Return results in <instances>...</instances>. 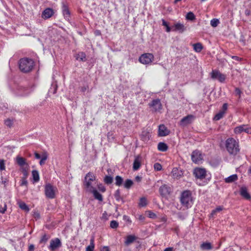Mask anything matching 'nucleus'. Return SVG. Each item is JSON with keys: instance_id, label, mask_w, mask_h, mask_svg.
Returning <instances> with one entry per match:
<instances>
[{"instance_id": "obj_1", "label": "nucleus", "mask_w": 251, "mask_h": 251, "mask_svg": "<svg viewBox=\"0 0 251 251\" xmlns=\"http://www.w3.org/2000/svg\"><path fill=\"white\" fill-rule=\"evenodd\" d=\"M194 199L192 196V193L190 190L183 191L180 196V201L181 205L186 208H189L192 206Z\"/></svg>"}, {"instance_id": "obj_2", "label": "nucleus", "mask_w": 251, "mask_h": 251, "mask_svg": "<svg viewBox=\"0 0 251 251\" xmlns=\"http://www.w3.org/2000/svg\"><path fill=\"white\" fill-rule=\"evenodd\" d=\"M226 147L230 154L236 155L240 151L238 140L233 138H229L226 141Z\"/></svg>"}, {"instance_id": "obj_3", "label": "nucleus", "mask_w": 251, "mask_h": 251, "mask_svg": "<svg viewBox=\"0 0 251 251\" xmlns=\"http://www.w3.org/2000/svg\"><path fill=\"white\" fill-rule=\"evenodd\" d=\"M34 65L33 60L28 58H22L19 61V69L23 73H28L31 71Z\"/></svg>"}, {"instance_id": "obj_4", "label": "nucleus", "mask_w": 251, "mask_h": 251, "mask_svg": "<svg viewBox=\"0 0 251 251\" xmlns=\"http://www.w3.org/2000/svg\"><path fill=\"white\" fill-rule=\"evenodd\" d=\"M16 162L20 166L24 176L27 177L28 176L29 165L26 162V159L23 157L17 156L16 158Z\"/></svg>"}, {"instance_id": "obj_5", "label": "nucleus", "mask_w": 251, "mask_h": 251, "mask_svg": "<svg viewBox=\"0 0 251 251\" xmlns=\"http://www.w3.org/2000/svg\"><path fill=\"white\" fill-rule=\"evenodd\" d=\"M95 179L96 176L93 173L89 172L86 175L83 181V185L87 191L92 190L94 188L92 186V184Z\"/></svg>"}, {"instance_id": "obj_6", "label": "nucleus", "mask_w": 251, "mask_h": 251, "mask_svg": "<svg viewBox=\"0 0 251 251\" xmlns=\"http://www.w3.org/2000/svg\"><path fill=\"white\" fill-rule=\"evenodd\" d=\"M159 192L163 198L168 199L173 192V187L171 184H164L160 187Z\"/></svg>"}, {"instance_id": "obj_7", "label": "nucleus", "mask_w": 251, "mask_h": 251, "mask_svg": "<svg viewBox=\"0 0 251 251\" xmlns=\"http://www.w3.org/2000/svg\"><path fill=\"white\" fill-rule=\"evenodd\" d=\"M211 78L214 80H218L221 83H224L226 78V75L221 73L218 70H213L210 74Z\"/></svg>"}, {"instance_id": "obj_8", "label": "nucleus", "mask_w": 251, "mask_h": 251, "mask_svg": "<svg viewBox=\"0 0 251 251\" xmlns=\"http://www.w3.org/2000/svg\"><path fill=\"white\" fill-rule=\"evenodd\" d=\"M233 132L236 135L245 132L248 134H251V127L248 125H241L234 128Z\"/></svg>"}, {"instance_id": "obj_9", "label": "nucleus", "mask_w": 251, "mask_h": 251, "mask_svg": "<svg viewBox=\"0 0 251 251\" xmlns=\"http://www.w3.org/2000/svg\"><path fill=\"white\" fill-rule=\"evenodd\" d=\"M153 59L154 56L152 54L147 53L142 54L139 58V61L142 64L148 65L151 64Z\"/></svg>"}, {"instance_id": "obj_10", "label": "nucleus", "mask_w": 251, "mask_h": 251, "mask_svg": "<svg viewBox=\"0 0 251 251\" xmlns=\"http://www.w3.org/2000/svg\"><path fill=\"white\" fill-rule=\"evenodd\" d=\"M150 108H151V111L153 112L159 111L162 109V104L159 99L153 100L148 104Z\"/></svg>"}, {"instance_id": "obj_11", "label": "nucleus", "mask_w": 251, "mask_h": 251, "mask_svg": "<svg viewBox=\"0 0 251 251\" xmlns=\"http://www.w3.org/2000/svg\"><path fill=\"white\" fill-rule=\"evenodd\" d=\"M55 188L51 184H46L45 187V194L47 198L50 199H54L55 196Z\"/></svg>"}, {"instance_id": "obj_12", "label": "nucleus", "mask_w": 251, "mask_h": 251, "mask_svg": "<svg viewBox=\"0 0 251 251\" xmlns=\"http://www.w3.org/2000/svg\"><path fill=\"white\" fill-rule=\"evenodd\" d=\"M193 174L198 179L202 180L206 176V171L204 168H196L194 170Z\"/></svg>"}, {"instance_id": "obj_13", "label": "nucleus", "mask_w": 251, "mask_h": 251, "mask_svg": "<svg viewBox=\"0 0 251 251\" xmlns=\"http://www.w3.org/2000/svg\"><path fill=\"white\" fill-rule=\"evenodd\" d=\"M191 159L194 163L199 164L203 159L202 154L200 151L195 150L191 154Z\"/></svg>"}, {"instance_id": "obj_14", "label": "nucleus", "mask_w": 251, "mask_h": 251, "mask_svg": "<svg viewBox=\"0 0 251 251\" xmlns=\"http://www.w3.org/2000/svg\"><path fill=\"white\" fill-rule=\"evenodd\" d=\"M62 245L60 240L56 238L51 239L50 241V245L49 246V250L50 251H54L60 248Z\"/></svg>"}, {"instance_id": "obj_15", "label": "nucleus", "mask_w": 251, "mask_h": 251, "mask_svg": "<svg viewBox=\"0 0 251 251\" xmlns=\"http://www.w3.org/2000/svg\"><path fill=\"white\" fill-rule=\"evenodd\" d=\"M195 119L194 116L192 115H188L183 117L180 121V125L182 126H186L191 124Z\"/></svg>"}, {"instance_id": "obj_16", "label": "nucleus", "mask_w": 251, "mask_h": 251, "mask_svg": "<svg viewBox=\"0 0 251 251\" xmlns=\"http://www.w3.org/2000/svg\"><path fill=\"white\" fill-rule=\"evenodd\" d=\"M186 30V27L183 24L177 23L172 26V31L183 33Z\"/></svg>"}, {"instance_id": "obj_17", "label": "nucleus", "mask_w": 251, "mask_h": 251, "mask_svg": "<svg viewBox=\"0 0 251 251\" xmlns=\"http://www.w3.org/2000/svg\"><path fill=\"white\" fill-rule=\"evenodd\" d=\"M170 133V131L164 125H161L158 127V135L159 136H165Z\"/></svg>"}, {"instance_id": "obj_18", "label": "nucleus", "mask_w": 251, "mask_h": 251, "mask_svg": "<svg viewBox=\"0 0 251 251\" xmlns=\"http://www.w3.org/2000/svg\"><path fill=\"white\" fill-rule=\"evenodd\" d=\"M54 14V11L50 8L45 9L42 12V17L44 19H47L50 18Z\"/></svg>"}, {"instance_id": "obj_19", "label": "nucleus", "mask_w": 251, "mask_h": 251, "mask_svg": "<svg viewBox=\"0 0 251 251\" xmlns=\"http://www.w3.org/2000/svg\"><path fill=\"white\" fill-rule=\"evenodd\" d=\"M240 194L242 197L247 200L251 199V196L247 191V189L245 187H242L240 190Z\"/></svg>"}, {"instance_id": "obj_20", "label": "nucleus", "mask_w": 251, "mask_h": 251, "mask_svg": "<svg viewBox=\"0 0 251 251\" xmlns=\"http://www.w3.org/2000/svg\"><path fill=\"white\" fill-rule=\"evenodd\" d=\"M172 174L174 178L178 179L182 176L183 174L180 170H179L176 168H175L172 171Z\"/></svg>"}, {"instance_id": "obj_21", "label": "nucleus", "mask_w": 251, "mask_h": 251, "mask_svg": "<svg viewBox=\"0 0 251 251\" xmlns=\"http://www.w3.org/2000/svg\"><path fill=\"white\" fill-rule=\"evenodd\" d=\"M88 192L93 193V196L95 199L98 200L100 201H103L102 195L98 192L95 188H94L92 190H90Z\"/></svg>"}, {"instance_id": "obj_22", "label": "nucleus", "mask_w": 251, "mask_h": 251, "mask_svg": "<svg viewBox=\"0 0 251 251\" xmlns=\"http://www.w3.org/2000/svg\"><path fill=\"white\" fill-rule=\"evenodd\" d=\"M62 10L65 18L69 19L70 13L68 6L64 2L62 3Z\"/></svg>"}, {"instance_id": "obj_23", "label": "nucleus", "mask_w": 251, "mask_h": 251, "mask_svg": "<svg viewBox=\"0 0 251 251\" xmlns=\"http://www.w3.org/2000/svg\"><path fill=\"white\" fill-rule=\"evenodd\" d=\"M137 239V237L133 235H130L126 236V240L125 241V244L126 246H128L130 244L133 243L136 239Z\"/></svg>"}, {"instance_id": "obj_24", "label": "nucleus", "mask_w": 251, "mask_h": 251, "mask_svg": "<svg viewBox=\"0 0 251 251\" xmlns=\"http://www.w3.org/2000/svg\"><path fill=\"white\" fill-rule=\"evenodd\" d=\"M141 166V161L139 157H137L134 159L133 164V170L134 171L138 170Z\"/></svg>"}, {"instance_id": "obj_25", "label": "nucleus", "mask_w": 251, "mask_h": 251, "mask_svg": "<svg viewBox=\"0 0 251 251\" xmlns=\"http://www.w3.org/2000/svg\"><path fill=\"white\" fill-rule=\"evenodd\" d=\"M238 179V176L236 174H234L226 177L225 179V181L226 183H229L233 182Z\"/></svg>"}, {"instance_id": "obj_26", "label": "nucleus", "mask_w": 251, "mask_h": 251, "mask_svg": "<svg viewBox=\"0 0 251 251\" xmlns=\"http://www.w3.org/2000/svg\"><path fill=\"white\" fill-rule=\"evenodd\" d=\"M157 149L159 151L164 152L168 150V147L166 143L159 142L157 146Z\"/></svg>"}, {"instance_id": "obj_27", "label": "nucleus", "mask_w": 251, "mask_h": 251, "mask_svg": "<svg viewBox=\"0 0 251 251\" xmlns=\"http://www.w3.org/2000/svg\"><path fill=\"white\" fill-rule=\"evenodd\" d=\"M77 60L85 62L86 61V55L84 52H78L76 56Z\"/></svg>"}, {"instance_id": "obj_28", "label": "nucleus", "mask_w": 251, "mask_h": 251, "mask_svg": "<svg viewBox=\"0 0 251 251\" xmlns=\"http://www.w3.org/2000/svg\"><path fill=\"white\" fill-rule=\"evenodd\" d=\"M201 248L202 250H210L213 248V247L209 242H203L201 245Z\"/></svg>"}, {"instance_id": "obj_29", "label": "nucleus", "mask_w": 251, "mask_h": 251, "mask_svg": "<svg viewBox=\"0 0 251 251\" xmlns=\"http://www.w3.org/2000/svg\"><path fill=\"white\" fill-rule=\"evenodd\" d=\"M194 50L197 52H200L203 49V46L200 43H197L193 45Z\"/></svg>"}, {"instance_id": "obj_30", "label": "nucleus", "mask_w": 251, "mask_h": 251, "mask_svg": "<svg viewBox=\"0 0 251 251\" xmlns=\"http://www.w3.org/2000/svg\"><path fill=\"white\" fill-rule=\"evenodd\" d=\"M18 205L19 207L25 211V212H28L29 211V208L28 206L26 204V203L23 201H20L18 202Z\"/></svg>"}, {"instance_id": "obj_31", "label": "nucleus", "mask_w": 251, "mask_h": 251, "mask_svg": "<svg viewBox=\"0 0 251 251\" xmlns=\"http://www.w3.org/2000/svg\"><path fill=\"white\" fill-rule=\"evenodd\" d=\"M114 197L117 201H122V203L124 202L123 199L121 196L120 191L119 189H118L115 191L114 194Z\"/></svg>"}, {"instance_id": "obj_32", "label": "nucleus", "mask_w": 251, "mask_h": 251, "mask_svg": "<svg viewBox=\"0 0 251 251\" xmlns=\"http://www.w3.org/2000/svg\"><path fill=\"white\" fill-rule=\"evenodd\" d=\"M141 139L144 142H147L149 140V132L143 131L140 135Z\"/></svg>"}, {"instance_id": "obj_33", "label": "nucleus", "mask_w": 251, "mask_h": 251, "mask_svg": "<svg viewBox=\"0 0 251 251\" xmlns=\"http://www.w3.org/2000/svg\"><path fill=\"white\" fill-rule=\"evenodd\" d=\"M225 114L224 111H220L218 113L215 115L213 119L215 121L220 120L224 117Z\"/></svg>"}, {"instance_id": "obj_34", "label": "nucleus", "mask_w": 251, "mask_h": 251, "mask_svg": "<svg viewBox=\"0 0 251 251\" xmlns=\"http://www.w3.org/2000/svg\"><path fill=\"white\" fill-rule=\"evenodd\" d=\"M123 183V178L119 176H117L115 177V185L118 186H120L122 185Z\"/></svg>"}, {"instance_id": "obj_35", "label": "nucleus", "mask_w": 251, "mask_h": 251, "mask_svg": "<svg viewBox=\"0 0 251 251\" xmlns=\"http://www.w3.org/2000/svg\"><path fill=\"white\" fill-rule=\"evenodd\" d=\"M32 176L34 181L38 182L39 180V175L37 170H33L32 171Z\"/></svg>"}, {"instance_id": "obj_36", "label": "nucleus", "mask_w": 251, "mask_h": 251, "mask_svg": "<svg viewBox=\"0 0 251 251\" xmlns=\"http://www.w3.org/2000/svg\"><path fill=\"white\" fill-rule=\"evenodd\" d=\"M133 184V182L132 180H131V179H127L125 181L124 184V186L125 188L129 189L132 186Z\"/></svg>"}, {"instance_id": "obj_37", "label": "nucleus", "mask_w": 251, "mask_h": 251, "mask_svg": "<svg viewBox=\"0 0 251 251\" xmlns=\"http://www.w3.org/2000/svg\"><path fill=\"white\" fill-rule=\"evenodd\" d=\"M94 247H95L94 240V239L92 238L90 240V244L86 248V251H93Z\"/></svg>"}, {"instance_id": "obj_38", "label": "nucleus", "mask_w": 251, "mask_h": 251, "mask_svg": "<svg viewBox=\"0 0 251 251\" xmlns=\"http://www.w3.org/2000/svg\"><path fill=\"white\" fill-rule=\"evenodd\" d=\"M147 204V199L145 197L141 198L138 205L140 207H144Z\"/></svg>"}, {"instance_id": "obj_39", "label": "nucleus", "mask_w": 251, "mask_h": 251, "mask_svg": "<svg viewBox=\"0 0 251 251\" xmlns=\"http://www.w3.org/2000/svg\"><path fill=\"white\" fill-rule=\"evenodd\" d=\"M113 177L110 176H106L104 178V182L107 184H110L113 182Z\"/></svg>"}, {"instance_id": "obj_40", "label": "nucleus", "mask_w": 251, "mask_h": 251, "mask_svg": "<svg viewBox=\"0 0 251 251\" xmlns=\"http://www.w3.org/2000/svg\"><path fill=\"white\" fill-rule=\"evenodd\" d=\"M162 25L166 27V31L170 32L172 30V26L170 27L167 22L164 19H162Z\"/></svg>"}, {"instance_id": "obj_41", "label": "nucleus", "mask_w": 251, "mask_h": 251, "mask_svg": "<svg viewBox=\"0 0 251 251\" xmlns=\"http://www.w3.org/2000/svg\"><path fill=\"white\" fill-rule=\"evenodd\" d=\"M186 18L187 20L193 21L195 19L196 17L193 12H189L187 14Z\"/></svg>"}, {"instance_id": "obj_42", "label": "nucleus", "mask_w": 251, "mask_h": 251, "mask_svg": "<svg viewBox=\"0 0 251 251\" xmlns=\"http://www.w3.org/2000/svg\"><path fill=\"white\" fill-rule=\"evenodd\" d=\"M223 209V207L221 206L217 207L215 209L213 210L210 214L211 216H213L217 212H220Z\"/></svg>"}, {"instance_id": "obj_43", "label": "nucleus", "mask_w": 251, "mask_h": 251, "mask_svg": "<svg viewBox=\"0 0 251 251\" xmlns=\"http://www.w3.org/2000/svg\"><path fill=\"white\" fill-rule=\"evenodd\" d=\"M220 24V21L217 19H213L210 21V25L212 26L215 27Z\"/></svg>"}, {"instance_id": "obj_44", "label": "nucleus", "mask_w": 251, "mask_h": 251, "mask_svg": "<svg viewBox=\"0 0 251 251\" xmlns=\"http://www.w3.org/2000/svg\"><path fill=\"white\" fill-rule=\"evenodd\" d=\"M119 226V223L115 220H112L110 222V226L112 228H117Z\"/></svg>"}, {"instance_id": "obj_45", "label": "nucleus", "mask_w": 251, "mask_h": 251, "mask_svg": "<svg viewBox=\"0 0 251 251\" xmlns=\"http://www.w3.org/2000/svg\"><path fill=\"white\" fill-rule=\"evenodd\" d=\"M4 124H5V125L7 126H8V127H11V126H12V125H13V121H12L11 120H10V119H7V120H6L5 121V122H4Z\"/></svg>"}, {"instance_id": "obj_46", "label": "nucleus", "mask_w": 251, "mask_h": 251, "mask_svg": "<svg viewBox=\"0 0 251 251\" xmlns=\"http://www.w3.org/2000/svg\"><path fill=\"white\" fill-rule=\"evenodd\" d=\"M162 167L160 164L158 163H155L154 164V169L156 171H160L162 169Z\"/></svg>"}, {"instance_id": "obj_47", "label": "nucleus", "mask_w": 251, "mask_h": 251, "mask_svg": "<svg viewBox=\"0 0 251 251\" xmlns=\"http://www.w3.org/2000/svg\"><path fill=\"white\" fill-rule=\"evenodd\" d=\"M7 209V205L5 203H4L3 206L0 205V212L1 213H4Z\"/></svg>"}, {"instance_id": "obj_48", "label": "nucleus", "mask_w": 251, "mask_h": 251, "mask_svg": "<svg viewBox=\"0 0 251 251\" xmlns=\"http://www.w3.org/2000/svg\"><path fill=\"white\" fill-rule=\"evenodd\" d=\"M49 237L46 235L44 234L41 238L40 242V243H46L49 239Z\"/></svg>"}, {"instance_id": "obj_49", "label": "nucleus", "mask_w": 251, "mask_h": 251, "mask_svg": "<svg viewBox=\"0 0 251 251\" xmlns=\"http://www.w3.org/2000/svg\"><path fill=\"white\" fill-rule=\"evenodd\" d=\"M235 94L236 96L239 97V98L241 97V95L242 94V92L240 90V89L238 88H235Z\"/></svg>"}, {"instance_id": "obj_50", "label": "nucleus", "mask_w": 251, "mask_h": 251, "mask_svg": "<svg viewBox=\"0 0 251 251\" xmlns=\"http://www.w3.org/2000/svg\"><path fill=\"white\" fill-rule=\"evenodd\" d=\"M5 169L4 161L3 160H0V170L3 171Z\"/></svg>"}, {"instance_id": "obj_51", "label": "nucleus", "mask_w": 251, "mask_h": 251, "mask_svg": "<svg viewBox=\"0 0 251 251\" xmlns=\"http://www.w3.org/2000/svg\"><path fill=\"white\" fill-rule=\"evenodd\" d=\"M47 156H43L40 161V162H39L40 165L41 166L44 165L45 164V161L47 160Z\"/></svg>"}, {"instance_id": "obj_52", "label": "nucleus", "mask_w": 251, "mask_h": 251, "mask_svg": "<svg viewBox=\"0 0 251 251\" xmlns=\"http://www.w3.org/2000/svg\"><path fill=\"white\" fill-rule=\"evenodd\" d=\"M26 178V177H25V176H24V177L22 178L21 185H22V186H24V185L26 186L27 185V181Z\"/></svg>"}, {"instance_id": "obj_53", "label": "nucleus", "mask_w": 251, "mask_h": 251, "mask_svg": "<svg viewBox=\"0 0 251 251\" xmlns=\"http://www.w3.org/2000/svg\"><path fill=\"white\" fill-rule=\"evenodd\" d=\"M149 217L150 218H152V219H155L156 218V214H155L154 213L151 212V211H149Z\"/></svg>"}, {"instance_id": "obj_54", "label": "nucleus", "mask_w": 251, "mask_h": 251, "mask_svg": "<svg viewBox=\"0 0 251 251\" xmlns=\"http://www.w3.org/2000/svg\"><path fill=\"white\" fill-rule=\"evenodd\" d=\"M123 220L125 221L128 222L129 224L131 223V220H130V218L126 215H124L123 216Z\"/></svg>"}, {"instance_id": "obj_55", "label": "nucleus", "mask_w": 251, "mask_h": 251, "mask_svg": "<svg viewBox=\"0 0 251 251\" xmlns=\"http://www.w3.org/2000/svg\"><path fill=\"white\" fill-rule=\"evenodd\" d=\"M98 188L100 191L102 192H104L106 190L105 187L103 186L102 184L99 185Z\"/></svg>"}, {"instance_id": "obj_56", "label": "nucleus", "mask_w": 251, "mask_h": 251, "mask_svg": "<svg viewBox=\"0 0 251 251\" xmlns=\"http://www.w3.org/2000/svg\"><path fill=\"white\" fill-rule=\"evenodd\" d=\"M231 57L232 59H234V60H236L237 61H242L243 60V59L242 58H240V57H238L237 56H234V55H233V56H231Z\"/></svg>"}, {"instance_id": "obj_57", "label": "nucleus", "mask_w": 251, "mask_h": 251, "mask_svg": "<svg viewBox=\"0 0 251 251\" xmlns=\"http://www.w3.org/2000/svg\"><path fill=\"white\" fill-rule=\"evenodd\" d=\"M227 104L226 103H225L223 105L222 111H224V112L225 113L226 111L227 110Z\"/></svg>"}, {"instance_id": "obj_58", "label": "nucleus", "mask_w": 251, "mask_h": 251, "mask_svg": "<svg viewBox=\"0 0 251 251\" xmlns=\"http://www.w3.org/2000/svg\"><path fill=\"white\" fill-rule=\"evenodd\" d=\"M34 246L33 244H31L28 247V251H32L34 250Z\"/></svg>"}, {"instance_id": "obj_59", "label": "nucleus", "mask_w": 251, "mask_h": 251, "mask_svg": "<svg viewBox=\"0 0 251 251\" xmlns=\"http://www.w3.org/2000/svg\"><path fill=\"white\" fill-rule=\"evenodd\" d=\"M251 11L249 9H246L245 10V14L247 16H249L251 14Z\"/></svg>"}, {"instance_id": "obj_60", "label": "nucleus", "mask_w": 251, "mask_h": 251, "mask_svg": "<svg viewBox=\"0 0 251 251\" xmlns=\"http://www.w3.org/2000/svg\"><path fill=\"white\" fill-rule=\"evenodd\" d=\"M164 251H174L173 248L172 247H169L166 248Z\"/></svg>"}, {"instance_id": "obj_61", "label": "nucleus", "mask_w": 251, "mask_h": 251, "mask_svg": "<svg viewBox=\"0 0 251 251\" xmlns=\"http://www.w3.org/2000/svg\"><path fill=\"white\" fill-rule=\"evenodd\" d=\"M101 251H109V250L108 247H103L101 249Z\"/></svg>"}, {"instance_id": "obj_62", "label": "nucleus", "mask_w": 251, "mask_h": 251, "mask_svg": "<svg viewBox=\"0 0 251 251\" xmlns=\"http://www.w3.org/2000/svg\"><path fill=\"white\" fill-rule=\"evenodd\" d=\"M167 218L166 216H163L161 218V221L163 222H166L167 221Z\"/></svg>"}, {"instance_id": "obj_63", "label": "nucleus", "mask_w": 251, "mask_h": 251, "mask_svg": "<svg viewBox=\"0 0 251 251\" xmlns=\"http://www.w3.org/2000/svg\"><path fill=\"white\" fill-rule=\"evenodd\" d=\"M35 157L36 159H40L41 158L40 155L37 152L35 153Z\"/></svg>"}, {"instance_id": "obj_64", "label": "nucleus", "mask_w": 251, "mask_h": 251, "mask_svg": "<svg viewBox=\"0 0 251 251\" xmlns=\"http://www.w3.org/2000/svg\"><path fill=\"white\" fill-rule=\"evenodd\" d=\"M135 180L138 182H140L141 180V177L139 176H136L135 177Z\"/></svg>"}]
</instances>
